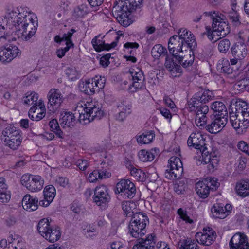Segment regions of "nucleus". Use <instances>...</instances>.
<instances>
[{
  "label": "nucleus",
  "instance_id": "1",
  "mask_svg": "<svg viewBox=\"0 0 249 249\" xmlns=\"http://www.w3.org/2000/svg\"><path fill=\"white\" fill-rule=\"evenodd\" d=\"M26 8H16L10 11L6 16V28L15 30L12 36H16L18 38L25 41L29 40L36 31V26L33 22L31 17L27 15Z\"/></svg>",
  "mask_w": 249,
  "mask_h": 249
},
{
  "label": "nucleus",
  "instance_id": "2",
  "mask_svg": "<svg viewBox=\"0 0 249 249\" xmlns=\"http://www.w3.org/2000/svg\"><path fill=\"white\" fill-rule=\"evenodd\" d=\"M197 46L195 36L185 28H181L178 32V35L172 36L169 40L168 48L170 53L177 57L178 52L189 49L194 50Z\"/></svg>",
  "mask_w": 249,
  "mask_h": 249
},
{
  "label": "nucleus",
  "instance_id": "3",
  "mask_svg": "<svg viewBox=\"0 0 249 249\" xmlns=\"http://www.w3.org/2000/svg\"><path fill=\"white\" fill-rule=\"evenodd\" d=\"M76 110L78 112V121L86 124L94 120H100L104 114L101 104L96 101H87L83 105L78 103Z\"/></svg>",
  "mask_w": 249,
  "mask_h": 249
},
{
  "label": "nucleus",
  "instance_id": "4",
  "mask_svg": "<svg viewBox=\"0 0 249 249\" xmlns=\"http://www.w3.org/2000/svg\"><path fill=\"white\" fill-rule=\"evenodd\" d=\"M149 221L147 216L141 213L132 215L128 226L129 233L134 238H139L146 232L145 227Z\"/></svg>",
  "mask_w": 249,
  "mask_h": 249
},
{
  "label": "nucleus",
  "instance_id": "5",
  "mask_svg": "<svg viewBox=\"0 0 249 249\" xmlns=\"http://www.w3.org/2000/svg\"><path fill=\"white\" fill-rule=\"evenodd\" d=\"M37 230L40 234L50 242L57 241L61 237L60 228L51 226L47 218H43L39 221Z\"/></svg>",
  "mask_w": 249,
  "mask_h": 249
},
{
  "label": "nucleus",
  "instance_id": "6",
  "mask_svg": "<svg viewBox=\"0 0 249 249\" xmlns=\"http://www.w3.org/2000/svg\"><path fill=\"white\" fill-rule=\"evenodd\" d=\"M183 173V165L180 159L172 157L168 160V165L165 172V176L170 179L179 178Z\"/></svg>",
  "mask_w": 249,
  "mask_h": 249
},
{
  "label": "nucleus",
  "instance_id": "7",
  "mask_svg": "<svg viewBox=\"0 0 249 249\" xmlns=\"http://www.w3.org/2000/svg\"><path fill=\"white\" fill-rule=\"evenodd\" d=\"M21 183L31 192H36L43 188L44 180L40 176L27 174L21 177Z\"/></svg>",
  "mask_w": 249,
  "mask_h": 249
},
{
  "label": "nucleus",
  "instance_id": "8",
  "mask_svg": "<svg viewBox=\"0 0 249 249\" xmlns=\"http://www.w3.org/2000/svg\"><path fill=\"white\" fill-rule=\"evenodd\" d=\"M206 16H210L213 19L212 27L214 31L217 32V36H225L230 33V28L228 24L224 21L221 16L217 15L215 11L206 12Z\"/></svg>",
  "mask_w": 249,
  "mask_h": 249
},
{
  "label": "nucleus",
  "instance_id": "9",
  "mask_svg": "<svg viewBox=\"0 0 249 249\" xmlns=\"http://www.w3.org/2000/svg\"><path fill=\"white\" fill-rule=\"evenodd\" d=\"M129 73L132 80V84L129 87V90L130 92H135L142 87L144 76L142 71L136 67L130 68Z\"/></svg>",
  "mask_w": 249,
  "mask_h": 249
},
{
  "label": "nucleus",
  "instance_id": "10",
  "mask_svg": "<svg viewBox=\"0 0 249 249\" xmlns=\"http://www.w3.org/2000/svg\"><path fill=\"white\" fill-rule=\"evenodd\" d=\"M116 191L118 193H122L124 197L129 198H133L136 193V188L134 184L128 179H121L116 184Z\"/></svg>",
  "mask_w": 249,
  "mask_h": 249
},
{
  "label": "nucleus",
  "instance_id": "11",
  "mask_svg": "<svg viewBox=\"0 0 249 249\" xmlns=\"http://www.w3.org/2000/svg\"><path fill=\"white\" fill-rule=\"evenodd\" d=\"M105 35L99 34L95 36L91 41V43L94 50L98 52L103 50H109L110 49L115 47L117 45V41L120 37L117 36L115 41H113L111 44L105 43V41L103 40Z\"/></svg>",
  "mask_w": 249,
  "mask_h": 249
},
{
  "label": "nucleus",
  "instance_id": "12",
  "mask_svg": "<svg viewBox=\"0 0 249 249\" xmlns=\"http://www.w3.org/2000/svg\"><path fill=\"white\" fill-rule=\"evenodd\" d=\"M123 7H120V6L116 4L112 9V14L116 18L119 23L124 27H127L130 25L132 23V20L129 18V15L130 11H125Z\"/></svg>",
  "mask_w": 249,
  "mask_h": 249
},
{
  "label": "nucleus",
  "instance_id": "13",
  "mask_svg": "<svg viewBox=\"0 0 249 249\" xmlns=\"http://www.w3.org/2000/svg\"><path fill=\"white\" fill-rule=\"evenodd\" d=\"M93 199L98 206L107 203L110 201V197L107 186L104 185L97 186L94 190Z\"/></svg>",
  "mask_w": 249,
  "mask_h": 249
},
{
  "label": "nucleus",
  "instance_id": "14",
  "mask_svg": "<svg viewBox=\"0 0 249 249\" xmlns=\"http://www.w3.org/2000/svg\"><path fill=\"white\" fill-rule=\"evenodd\" d=\"M48 99V106L50 111H55L63 102V95L59 89H52L47 95Z\"/></svg>",
  "mask_w": 249,
  "mask_h": 249
},
{
  "label": "nucleus",
  "instance_id": "15",
  "mask_svg": "<svg viewBox=\"0 0 249 249\" xmlns=\"http://www.w3.org/2000/svg\"><path fill=\"white\" fill-rule=\"evenodd\" d=\"M197 242L204 246L211 245L216 237V233L211 228H204L203 232H197L196 234Z\"/></svg>",
  "mask_w": 249,
  "mask_h": 249
},
{
  "label": "nucleus",
  "instance_id": "16",
  "mask_svg": "<svg viewBox=\"0 0 249 249\" xmlns=\"http://www.w3.org/2000/svg\"><path fill=\"white\" fill-rule=\"evenodd\" d=\"M229 245L231 249H249L247 236L244 233H235L231 239Z\"/></svg>",
  "mask_w": 249,
  "mask_h": 249
},
{
  "label": "nucleus",
  "instance_id": "17",
  "mask_svg": "<svg viewBox=\"0 0 249 249\" xmlns=\"http://www.w3.org/2000/svg\"><path fill=\"white\" fill-rule=\"evenodd\" d=\"M21 54V51L16 46L0 49V60L3 62H9L14 58Z\"/></svg>",
  "mask_w": 249,
  "mask_h": 249
},
{
  "label": "nucleus",
  "instance_id": "18",
  "mask_svg": "<svg viewBox=\"0 0 249 249\" xmlns=\"http://www.w3.org/2000/svg\"><path fill=\"white\" fill-rule=\"evenodd\" d=\"M187 144L189 147L201 151L205 145L204 136L199 132L192 133L188 138Z\"/></svg>",
  "mask_w": 249,
  "mask_h": 249
},
{
  "label": "nucleus",
  "instance_id": "19",
  "mask_svg": "<svg viewBox=\"0 0 249 249\" xmlns=\"http://www.w3.org/2000/svg\"><path fill=\"white\" fill-rule=\"evenodd\" d=\"M210 124L206 125V129L211 133H217L225 126L228 122L227 117H215Z\"/></svg>",
  "mask_w": 249,
  "mask_h": 249
},
{
  "label": "nucleus",
  "instance_id": "20",
  "mask_svg": "<svg viewBox=\"0 0 249 249\" xmlns=\"http://www.w3.org/2000/svg\"><path fill=\"white\" fill-rule=\"evenodd\" d=\"M116 4L120 7H123L125 11H129L133 12L140 9L143 4V0H117Z\"/></svg>",
  "mask_w": 249,
  "mask_h": 249
},
{
  "label": "nucleus",
  "instance_id": "21",
  "mask_svg": "<svg viewBox=\"0 0 249 249\" xmlns=\"http://www.w3.org/2000/svg\"><path fill=\"white\" fill-rule=\"evenodd\" d=\"M235 113L239 114L243 118V124L244 126L249 125V105L245 101H239L236 105Z\"/></svg>",
  "mask_w": 249,
  "mask_h": 249
},
{
  "label": "nucleus",
  "instance_id": "22",
  "mask_svg": "<svg viewBox=\"0 0 249 249\" xmlns=\"http://www.w3.org/2000/svg\"><path fill=\"white\" fill-rule=\"evenodd\" d=\"M243 118L235 112L230 113V122L231 125L236 130L238 134H242L246 131L249 126H244L243 124Z\"/></svg>",
  "mask_w": 249,
  "mask_h": 249
},
{
  "label": "nucleus",
  "instance_id": "23",
  "mask_svg": "<svg viewBox=\"0 0 249 249\" xmlns=\"http://www.w3.org/2000/svg\"><path fill=\"white\" fill-rule=\"evenodd\" d=\"M155 245V236L148 234L145 238H139L138 243L133 249H154Z\"/></svg>",
  "mask_w": 249,
  "mask_h": 249
},
{
  "label": "nucleus",
  "instance_id": "24",
  "mask_svg": "<svg viewBox=\"0 0 249 249\" xmlns=\"http://www.w3.org/2000/svg\"><path fill=\"white\" fill-rule=\"evenodd\" d=\"M44 199L40 200L39 205L43 207L48 206L53 200L56 195L54 187L52 185L46 186L44 189Z\"/></svg>",
  "mask_w": 249,
  "mask_h": 249
},
{
  "label": "nucleus",
  "instance_id": "25",
  "mask_svg": "<svg viewBox=\"0 0 249 249\" xmlns=\"http://www.w3.org/2000/svg\"><path fill=\"white\" fill-rule=\"evenodd\" d=\"M59 121L63 127H73L76 121L75 114L71 112H61Z\"/></svg>",
  "mask_w": 249,
  "mask_h": 249
},
{
  "label": "nucleus",
  "instance_id": "26",
  "mask_svg": "<svg viewBox=\"0 0 249 249\" xmlns=\"http://www.w3.org/2000/svg\"><path fill=\"white\" fill-rule=\"evenodd\" d=\"M39 202L37 197L26 195L22 199V204L24 210L34 211L38 208Z\"/></svg>",
  "mask_w": 249,
  "mask_h": 249
},
{
  "label": "nucleus",
  "instance_id": "27",
  "mask_svg": "<svg viewBox=\"0 0 249 249\" xmlns=\"http://www.w3.org/2000/svg\"><path fill=\"white\" fill-rule=\"evenodd\" d=\"M231 52L232 57H237L241 59L244 58L248 54L246 45L241 42H237L232 45Z\"/></svg>",
  "mask_w": 249,
  "mask_h": 249
},
{
  "label": "nucleus",
  "instance_id": "28",
  "mask_svg": "<svg viewBox=\"0 0 249 249\" xmlns=\"http://www.w3.org/2000/svg\"><path fill=\"white\" fill-rule=\"evenodd\" d=\"M110 176L111 173L106 169L98 168L89 174L88 179L90 182H95L98 179L107 178Z\"/></svg>",
  "mask_w": 249,
  "mask_h": 249
},
{
  "label": "nucleus",
  "instance_id": "29",
  "mask_svg": "<svg viewBox=\"0 0 249 249\" xmlns=\"http://www.w3.org/2000/svg\"><path fill=\"white\" fill-rule=\"evenodd\" d=\"M21 131L19 129L12 124L7 125L2 131L1 139L3 142L7 141L9 139L12 138L15 136L18 135Z\"/></svg>",
  "mask_w": 249,
  "mask_h": 249
},
{
  "label": "nucleus",
  "instance_id": "30",
  "mask_svg": "<svg viewBox=\"0 0 249 249\" xmlns=\"http://www.w3.org/2000/svg\"><path fill=\"white\" fill-rule=\"evenodd\" d=\"M210 190L205 179L196 184V192L201 198H207L209 195Z\"/></svg>",
  "mask_w": 249,
  "mask_h": 249
},
{
  "label": "nucleus",
  "instance_id": "31",
  "mask_svg": "<svg viewBox=\"0 0 249 249\" xmlns=\"http://www.w3.org/2000/svg\"><path fill=\"white\" fill-rule=\"evenodd\" d=\"M159 152L158 149H152L150 151L142 150L138 153L139 159L143 162L151 161L154 160L155 156L158 155Z\"/></svg>",
  "mask_w": 249,
  "mask_h": 249
},
{
  "label": "nucleus",
  "instance_id": "32",
  "mask_svg": "<svg viewBox=\"0 0 249 249\" xmlns=\"http://www.w3.org/2000/svg\"><path fill=\"white\" fill-rule=\"evenodd\" d=\"M212 216L215 218L224 219L230 213V211H226L223 206L214 204L211 208Z\"/></svg>",
  "mask_w": 249,
  "mask_h": 249
},
{
  "label": "nucleus",
  "instance_id": "33",
  "mask_svg": "<svg viewBox=\"0 0 249 249\" xmlns=\"http://www.w3.org/2000/svg\"><path fill=\"white\" fill-rule=\"evenodd\" d=\"M75 32L76 30L75 29H71L67 33L64 34L62 36H61L60 35H56L54 38V40L56 43L59 44H60L63 41H65L66 45L73 47L74 44L72 41L71 37L73 33Z\"/></svg>",
  "mask_w": 249,
  "mask_h": 249
},
{
  "label": "nucleus",
  "instance_id": "34",
  "mask_svg": "<svg viewBox=\"0 0 249 249\" xmlns=\"http://www.w3.org/2000/svg\"><path fill=\"white\" fill-rule=\"evenodd\" d=\"M212 109L215 113V117H227L228 112L223 103L219 101L213 102L211 106Z\"/></svg>",
  "mask_w": 249,
  "mask_h": 249
},
{
  "label": "nucleus",
  "instance_id": "35",
  "mask_svg": "<svg viewBox=\"0 0 249 249\" xmlns=\"http://www.w3.org/2000/svg\"><path fill=\"white\" fill-rule=\"evenodd\" d=\"M213 92L209 90H205L199 91L194 95L193 100H197L198 103L205 104L212 99Z\"/></svg>",
  "mask_w": 249,
  "mask_h": 249
},
{
  "label": "nucleus",
  "instance_id": "36",
  "mask_svg": "<svg viewBox=\"0 0 249 249\" xmlns=\"http://www.w3.org/2000/svg\"><path fill=\"white\" fill-rule=\"evenodd\" d=\"M79 88L81 92L88 95L94 94L96 89L91 79L80 81L79 84Z\"/></svg>",
  "mask_w": 249,
  "mask_h": 249
},
{
  "label": "nucleus",
  "instance_id": "37",
  "mask_svg": "<svg viewBox=\"0 0 249 249\" xmlns=\"http://www.w3.org/2000/svg\"><path fill=\"white\" fill-rule=\"evenodd\" d=\"M236 191L237 194L243 197L249 196V180H241L238 182L236 185Z\"/></svg>",
  "mask_w": 249,
  "mask_h": 249
},
{
  "label": "nucleus",
  "instance_id": "38",
  "mask_svg": "<svg viewBox=\"0 0 249 249\" xmlns=\"http://www.w3.org/2000/svg\"><path fill=\"white\" fill-rule=\"evenodd\" d=\"M9 249H22L23 244L21 239L15 233L11 234L8 238Z\"/></svg>",
  "mask_w": 249,
  "mask_h": 249
},
{
  "label": "nucleus",
  "instance_id": "39",
  "mask_svg": "<svg viewBox=\"0 0 249 249\" xmlns=\"http://www.w3.org/2000/svg\"><path fill=\"white\" fill-rule=\"evenodd\" d=\"M120 112L116 114V119L120 122L124 121L131 113V106L130 105L122 104L118 106Z\"/></svg>",
  "mask_w": 249,
  "mask_h": 249
},
{
  "label": "nucleus",
  "instance_id": "40",
  "mask_svg": "<svg viewBox=\"0 0 249 249\" xmlns=\"http://www.w3.org/2000/svg\"><path fill=\"white\" fill-rule=\"evenodd\" d=\"M22 141V135L20 133L15 136L12 138L9 139L7 141L3 142L5 146L13 150H17L20 145Z\"/></svg>",
  "mask_w": 249,
  "mask_h": 249
},
{
  "label": "nucleus",
  "instance_id": "41",
  "mask_svg": "<svg viewBox=\"0 0 249 249\" xmlns=\"http://www.w3.org/2000/svg\"><path fill=\"white\" fill-rule=\"evenodd\" d=\"M131 175L139 181L144 182L146 179V174L141 169L137 168L133 165L128 167Z\"/></svg>",
  "mask_w": 249,
  "mask_h": 249
},
{
  "label": "nucleus",
  "instance_id": "42",
  "mask_svg": "<svg viewBox=\"0 0 249 249\" xmlns=\"http://www.w3.org/2000/svg\"><path fill=\"white\" fill-rule=\"evenodd\" d=\"M155 137V134L153 131L143 133L142 135L137 137V140L139 143L146 144L150 143Z\"/></svg>",
  "mask_w": 249,
  "mask_h": 249
},
{
  "label": "nucleus",
  "instance_id": "43",
  "mask_svg": "<svg viewBox=\"0 0 249 249\" xmlns=\"http://www.w3.org/2000/svg\"><path fill=\"white\" fill-rule=\"evenodd\" d=\"M38 94L35 92H32L24 97L23 98V102L25 105H33V106L34 105L37 107L38 105H39V103L40 102V101H39L38 102Z\"/></svg>",
  "mask_w": 249,
  "mask_h": 249
},
{
  "label": "nucleus",
  "instance_id": "44",
  "mask_svg": "<svg viewBox=\"0 0 249 249\" xmlns=\"http://www.w3.org/2000/svg\"><path fill=\"white\" fill-rule=\"evenodd\" d=\"M151 53L155 59H158L161 56H165L167 53V50L162 45L157 44L152 48Z\"/></svg>",
  "mask_w": 249,
  "mask_h": 249
},
{
  "label": "nucleus",
  "instance_id": "45",
  "mask_svg": "<svg viewBox=\"0 0 249 249\" xmlns=\"http://www.w3.org/2000/svg\"><path fill=\"white\" fill-rule=\"evenodd\" d=\"M179 249H198V246L194 240L187 238L179 242Z\"/></svg>",
  "mask_w": 249,
  "mask_h": 249
},
{
  "label": "nucleus",
  "instance_id": "46",
  "mask_svg": "<svg viewBox=\"0 0 249 249\" xmlns=\"http://www.w3.org/2000/svg\"><path fill=\"white\" fill-rule=\"evenodd\" d=\"M203 35H206L208 38L213 42H215L221 39V37L219 38H216L217 32L214 31L213 27H211L210 26H206L205 27V31L203 33Z\"/></svg>",
  "mask_w": 249,
  "mask_h": 249
},
{
  "label": "nucleus",
  "instance_id": "47",
  "mask_svg": "<svg viewBox=\"0 0 249 249\" xmlns=\"http://www.w3.org/2000/svg\"><path fill=\"white\" fill-rule=\"evenodd\" d=\"M231 46L230 40L227 38L219 39L218 43V50L223 53H226L229 50Z\"/></svg>",
  "mask_w": 249,
  "mask_h": 249
},
{
  "label": "nucleus",
  "instance_id": "48",
  "mask_svg": "<svg viewBox=\"0 0 249 249\" xmlns=\"http://www.w3.org/2000/svg\"><path fill=\"white\" fill-rule=\"evenodd\" d=\"M235 88L242 92L249 90V78H243L235 84Z\"/></svg>",
  "mask_w": 249,
  "mask_h": 249
},
{
  "label": "nucleus",
  "instance_id": "49",
  "mask_svg": "<svg viewBox=\"0 0 249 249\" xmlns=\"http://www.w3.org/2000/svg\"><path fill=\"white\" fill-rule=\"evenodd\" d=\"M132 205L133 206L134 204L130 201H124L122 203V210L126 216H131L132 217V215L134 213Z\"/></svg>",
  "mask_w": 249,
  "mask_h": 249
},
{
  "label": "nucleus",
  "instance_id": "50",
  "mask_svg": "<svg viewBox=\"0 0 249 249\" xmlns=\"http://www.w3.org/2000/svg\"><path fill=\"white\" fill-rule=\"evenodd\" d=\"M65 73L69 79L74 80L79 78L78 71L74 67H68L65 70Z\"/></svg>",
  "mask_w": 249,
  "mask_h": 249
},
{
  "label": "nucleus",
  "instance_id": "51",
  "mask_svg": "<svg viewBox=\"0 0 249 249\" xmlns=\"http://www.w3.org/2000/svg\"><path fill=\"white\" fill-rule=\"evenodd\" d=\"M206 148L204 147L202 149L201 156L199 157V160L196 162L197 165H200L201 163L204 164H209L211 159V156L209 154H206L208 153L206 151Z\"/></svg>",
  "mask_w": 249,
  "mask_h": 249
},
{
  "label": "nucleus",
  "instance_id": "52",
  "mask_svg": "<svg viewBox=\"0 0 249 249\" xmlns=\"http://www.w3.org/2000/svg\"><path fill=\"white\" fill-rule=\"evenodd\" d=\"M91 81L94 86V88H98V89H103L105 87L106 79L104 77L95 76L94 78L91 79Z\"/></svg>",
  "mask_w": 249,
  "mask_h": 249
},
{
  "label": "nucleus",
  "instance_id": "53",
  "mask_svg": "<svg viewBox=\"0 0 249 249\" xmlns=\"http://www.w3.org/2000/svg\"><path fill=\"white\" fill-rule=\"evenodd\" d=\"M49 125L52 131L55 132L59 137H62V132L60 129L59 123L56 119H53L50 121Z\"/></svg>",
  "mask_w": 249,
  "mask_h": 249
},
{
  "label": "nucleus",
  "instance_id": "54",
  "mask_svg": "<svg viewBox=\"0 0 249 249\" xmlns=\"http://www.w3.org/2000/svg\"><path fill=\"white\" fill-rule=\"evenodd\" d=\"M89 12L87 6L86 4H81L75 9L74 13L77 17H82Z\"/></svg>",
  "mask_w": 249,
  "mask_h": 249
},
{
  "label": "nucleus",
  "instance_id": "55",
  "mask_svg": "<svg viewBox=\"0 0 249 249\" xmlns=\"http://www.w3.org/2000/svg\"><path fill=\"white\" fill-rule=\"evenodd\" d=\"M38 107H39L40 110V112L36 113L35 114V121H38L42 119L45 115V108L44 105L43 104L42 102H40L39 103V105H38Z\"/></svg>",
  "mask_w": 249,
  "mask_h": 249
},
{
  "label": "nucleus",
  "instance_id": "56",
  "mask_svg": "<svg viewBox=\"0 0 249 249\" xmlns=\"http://www.w3.org/2000/svg\"><path fill=\"white\" fill-rule=\"evenodd\" d=\"M205 180L207 182L208 185L209 186L211 190H215L219 185L216 178H207Z\"/></svg>",
  "mask_w": 249,
  "mask_h": 249
},
{
  "label": "nucleus",
  "instance_id": "57",
  "mask_svg": "<svg viewBox=\"0 0 249 249\" xmlns=\"http://www.w3.org/2000/svg\"><path fill=\"white\" fill-rule=\"evenodd\" d=\"M229 18L235 25L237 26L240 24L239 16L237 11H231L229 14Z\"/></svg>",
  "mask_w": 249,
  "mask_h": 249
},
{
  "label": "nucleus",
  "instance_id": "58",
  "mask_svg": "<svg viewBox=\"0 0 249 249\" xmlns=\"http://www.w3.org/2000/svg\"><path fill=\"white\" fill-rule=\"evenodd\" d=\"M178 214L179 215L180 218L186 223H188L189 224L193 223V220L190 218L189 216L186 213V211H184L182 209L180 208L178 209Z\"/></svg>",
  "mask_w": 249,
  "mask_h": 249
},
{
  "label": "nucleus",
  "instance_id": "59",
  "mask_svg": "<svg viewBox=\"0 0 249 249\" xmlns=\"http://www.w3.org/2000/svg\"><path fill=\"white\" fill-rule=\"evenodd\" d=\"M13 38H11L8 33L5 34V28L4 26L0 25V40L3 41L5 40H10L11 39L16 40V36H13Z\"/></svg>",
  "mask_w": 249,
  "mask_h": 249
},
{
  "label": "nucleus",
  "instance_id": "60",
  "mask_svg": "<svg viewBox=\"0 0 249 249\" xmlns=\"http://www.w3.org/2000/svg\"><path fill=\"white\" fill-rule=\"evenodd\" d=\"M178 60L179 64H181L183 67L186 68L191 65L193 62V58L189 60L184 59L185 58L182 56L178 55L177 57H175Z\"/></svg>",
  "mask_w": 249,
  "mask_h": 249
},
{
  "label": "nucleus",
  "instance_id": "61",
  "mask_svg": "<svg viewBox=\"0 0 249 249\" xmlns=\"http://www.w3.org/2000/svg\"><path fill=\"white\" fill-rule=\"evenodd\" d=\"M207 121V117L204 116L203 117H198L195 119V123L196 125L200 128L206 127V123Z\"/></svg>",
  "mask_w": 249,
  "mask_h": 249
},
{
  "label": "nucleus",
  "instance_id": "62",
  "mask_svg": "<svg viewBox=\"0 0 249 249\" xmlns=\"http://www.w3.org/2000/svg\"><path fill=\"white\" fill-rule=\"evenodd\" d=\"M73 47V46L66 45V47L64 48H61L57 49L56 52L57 57L59 58H62L65 55L66 52H67L70 48Z\"/></svg>",
  "mask_w": 249,
  "mask_h": 249
},
{
  "label": "nucleus",
  "instance_id": "63",
  "mask_svg": "<svg viewBox=\"0 0 249 249\" xmlns=\"http://www.w3.org/2000/svg\"><path fill=\"white\" fill-rule=\"evenodd\" d=\"M107 249H126V248L121 242L116 241L110 243Z\"/></svg>",
  "mask_w": 249,
  "mask_h": 249
},
{
  "label": "nucleus",
  "instance_id": "64",
  "mask_svg": "<svg viewBox=\"0 0 249 249\" xmlns=\"http://www.w3.org/2000/svg\"><path fill=\"white\" fill-rule=\"evenodd\" d=\"M239 37L246 42L247 44L249 46V30L246 29L239 33Z\"/></svg>",
  "mask_w": 249,
  "mask_h": 249
}]
</instances>
